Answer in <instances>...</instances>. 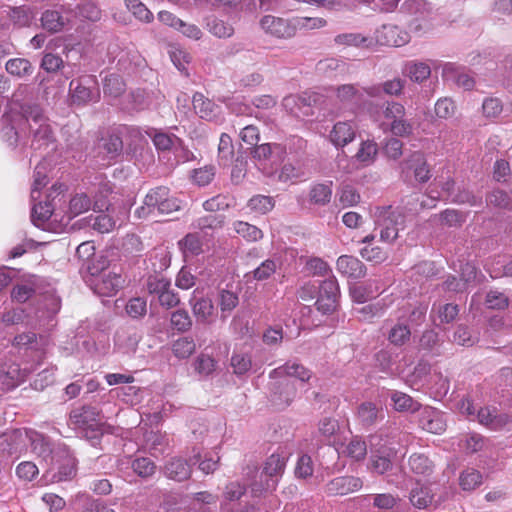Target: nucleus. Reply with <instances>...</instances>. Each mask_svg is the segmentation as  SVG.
Returning a JSON list of instances; mask_svg holds the SVG:
<instances>
[{
  "mask_svg": "<svg viewBox=\"0 0 512 512\" xmlns=\"http://www.w3.org/2000/svg\"><path fill=\"white\" fill-rule=\"evenodd\" d=\"M327 21L320 17H294L293 30L294 36L298 30H314L326 26Z\"/></svg>",
  "mask_w": 512,
  "mask_h": 512,
  "instance_id": "nucleus-55",
  "label": "nucleus"
},
{
  "mask_svg": "<svg viewBox=\"0 0 512 512\" xmlns=\"http://www.w3.org/2000/svg\"><path fill=\"white\" fill-rule=\"evenodd\" d=\"M122 134H127L133 139L126 148V154L135 160L153 161L154 155L148 143L143 139L140 130L132 126H121L117 133L110 134L104 139L103 149L109 158L113 159L123 152Z\"/></svg>",
  "mask_w": 512,
  "mask_h": 512,
  "instance_id": "nucleus-2",
  "label": "nucleus"
},
{
  "mask_svg": "<svg viewBox=\"0 0 512 512\" xmlns=\"http://www.w3.org/2000/svg\"><path fill=\"white\" fill-rule=\"evenodd\" d=\"M405 82L406 81L401 78H394L380 85L366 88L365 93L373 98L379 97L381 93H385L389 96H400L403 92Z\"/></svg>",
  "mask_w": 512,
  "mask_h": 512,
  "instance_id": "nucleus-29",
  "label": "nucleus"
},
{
  "mask_svg": "<svg viewBox=\"0 0 512 512\" xmlns=\"http://www.w3.org/2000/svg\"><path fill=\"white\" fill-rule=\"evenodd\" d=\"M103 91L104 94L117 98L125 91V83L119 75H108L104 80Z\"/></svg>",
  "mask_w": 512,
  "mask_h": 512,
  "instance_id": "nucleus-58",
  "label": "nucleus"
},
{
  "mask_svg": "<svg viewBox=\"0 0 512 512\" xmlns=\"http://www.w3.org/2000/svg\"><path fill=\"white\" fill-rule=\"evenodd\" d=\"M368 111L375 120L384 117L392 122L394 119L405 116V107L401 103L388 100L371 101L368 104Z\"/></svg>",
  "mask_w": 512,
  "mask_h": 512,
  "instance_id": "nucleus-14",
  "label": "nucleus"
},
{
  "mask_svg": "<svg viewBox=\"0 0 512 512\" xmlns=\"http://www.w3.org/2000/svg\"><path fill=\"white\" fill-rule=\"evenodd\" d=\"M93 210L99 211L101 214L94 218L91 227L101 234L111 232L116 226V220L111 213L110 207L106 206L105 203L95 201Z\"/></svg>",
  "mask_w": 512,
  "mask_h": 512,
  "instance_id": "nucleus-22",
  "label": "nucleus"
},
{
  "mask_svg": "<svg viewBox=\"0 0 512 512\" xmlns=\"http://www.w3.org/2000/svg\"><path fill=\"white\" fill-rule=\"evenodd\" d=\"M207 27L209 32L218 38H229L234 34L232 25L215 17L209 20Z\"/></svg>",
  "mask_w": 512,
  "mask_h": 512,
  "instance_id": "nucleus-64",
  "label": "nucleus"
},
{
  "mask_svg": "<svg viewBox=\"0 0 512 512\" xmlns=\"http://www.w3.org/2000/svg\"><path fill=\"white\" fill-rule=\"evenodd\" d=\"M337 270L350 278L360 279L366 275L365 265L356 257L342 255L337 259Z\"/></svg>",
  "mask_w": 512,
  "mask_h": 512,
  "instance_id": "nucleus-24",
  "label": "nucleus"
},
{
  "mask_svg": "<svg viewBox=\"0 0 512 512\" xmlns=\"http://www.w3.org/2000/svg\"><path fill=\"white\" fill-rule=\"evenodd\" d=\"M190 305L192 307L193 315L196 317L198 322L206 323L214 312V305L208 297H193L190 299Z\"/></svg>",
  "mask_w": 512,
  "mask_h": 512,
  "instance_id": "nucleus-37",
  "label": "nucleus"
},
{
  "mask_svg": "<svg viewBox=\"0 0 512 512\" xmlns=\"http://www.w3.org/2000/svg\"><path fill=\"white\" fill-rule=\"evenodd\" d=\"M140 340V335L135 330L120 329L116 332L115 344L125 353L134 352Z\"/></svg>",
  "mask_w": 512,
  "mask_h": 512,
  "instance_id": "nucleus-39",
  "label": "nucleus"
},
{
  "mask_svg": "<svg viewBox=\"0 0 512 512\" xmlns=\"http://www.w3.org/2000/svg\"><path fill=\"white\" fill-rule=\"evenodd\" d=\"M343 453L355 461L363 460L367 454V445L364 440L354 437L346 445Z\"/></svg>",
  "mask_w": 512,
  "mask_h": 512,
  "instance_id": "nucleus-59",
  "label": "nucleus"
},
{
  "mask_svg": "<svg viewBox=\"0 0 512 512\" xmlns=\"http://www.w3.org/2000/svg\"><path fill=\"white\" fill-rule=\"evenodd\" d=\"M233 226L235 232L247 241H257L263 237L262 231L248 222L236 221Z\"/></svg>",
  "mask_w": 512,
  "mask_h": 512,
  "instance_id": "nucleus-60",
  "label": "nucleus"
},
{
  "mask_svg": "<svg viewBox=\"0 0 512 512\" xmlns=\"http://www.w3.org/2000/svg\"><path fill=\"white\" fill-rule=\"evenodd\" d=\"M403 74L410 78L411 81L422 83L431 75V67L426 62L408 61L403 68Z\"/></svg>",
  "mask_w": 512,
  "mask_h": 512,
  "instance_id": "nucleus-36",
  "label": "nucleus"
},
{
  "mask_svg": "<svg viewBox=\"0 0 512 512\" xmlns=\"http://www.w3.org/2000/svg\"><path fill=\"white\" fill-rule=\"evenodd\" d=\"M377 41L382 45L400 47L409 41V35L398 26L385 24L376 32Z\"/></svg>",
  "mask_w": 512,
  "mask_h": 512,
  "instance_id": "nucleus-18",
  "label": "nucleus"
},
{
  "mask_svg": "<svg viewBox=\"0 0 512 512\" xmlns=\"http://www.w3.org/2000/svg\"><path fill=\"white\" fill-rule=\"evenodd\" d=\"M7 17L11 23L17 28L30 27L33 23L36 13L34 9L27 5L10 7Z\"/></svg>",
  "mask_w": 512,
  "mask_h": 512,
  "instance_id": "nucleus-28",
  "label": "nucleus"
},
{
  "mask_svg": "<svg viewBox=\"0 0 512 512\" xmlns=\"http://www.w3.org/2000/svg\"><path fill=\"white\" fill-rule=\"evenodd\" d=\"M482 483V475L479 471L468 468L461 472L459 485L464 491H472Z\"/></svg>",
  "mask_w": 512,
  "mask_h": 512,
  "instance_id": "nucleus-48",
  "label": "nucleus"
},
{
  "mask_svg": "<svg viewBox=\"0 0 512 512\" xmlns=\"http://www.w3.org/2000/svg\"><path fill=\"white\" fill-rule=\"evenodd\" d=\"M131 468L141 478H150L156 472V464L148 457H139L131 461Z\"/></svg>",
  "mask_w": 512,
  "mask_h": 512,
  "instance_id": "nucleus-46",
  "label": "nucleus"
},
{
  "mask_svg": "<svg viewBox=\"0 0 512 512\" xmlns=\"http://www.w3.org/2000/svg\"><path fill=\"white\" fill-rule=\"evenodd\" d=\"M476 418L481 425L491 430L509 429L512 424V417L506 413H498L496 409L481 407L478 409Z\"/></svg>",
  "mask_w": 512,
  "mask_h": 512,
  "instance_id": "nucleus-15",
  "label": "nucleus"
},
{
  "mask_svg": "<svg viewBox=\"0 0 512 512\" xmlns=\"http://www.w3.org/2000/svg\"><path fill=\"white\" fill-rule=\"evenodd\" d=\"M26 436L30 441L31 449L34 454L43 459H47L48 457L52 458V456H54L56 449H53L52 443L48 437L34 430L26 431Z\"/></svg>",
  "mask_w": 512,
  "mask_h": 512,
  "instance_id": "nucleus-27",
  "label": "nucleus"
},
{
  "mask_svg": "<svg viewBox=\"0 0 512 512\" xmlns=\"http://www.w3.org/2000/svg\"><path fill=\"white\" fill-rule=\"evenodd\" d=\"M41 27L49 33L61 32L67 23L63 15L53 9H47L41 14L40 18Z\"/></svg>",
  "mask_w": 512,
  "mask_h": 512,
  "instance_id": "nucleus-35",
  "label": "nucleus"
},
{
  "mask_svg": "<svg viewBox=\"0 0 512 512\" xmlns=\"http://www.w3.org/2000/svg\"><path fill=\"white\" fill-rule=\"evenodd\" d=\"M234 157V148L231 137L222 133L220 136L219 146H218V160L219 163L223 166H227L232 162Z\"/></svg>",
  "mask_w": 512,
  "mask_h": 512,
  "instance_id": "nucleus-47",
  "label": "nucleus"
},
{
  "mask_svg": "<svg viewBox=\"0 0 512 512\" xmlns=\"http://www.w3.org/2000/svg\"><path fill=\"white\" fill-rule=\"evenodd\" d=\"M408 163L409 168L414 169V177L416 181L425 183L431 178V172L428 168L423 153L419 151L412 153Z\"/></svg>",
  "mask_w": 512,
  "mask_h": 512,
  "instance_id": "nucleus-40",
  "label": "nucleus"
},
{
  "mask_svg": "<svg viewBox=\"0 0 512 512\" xmlns=\"http://www.w3.org/2000/svg\"><path fill=\"white\" fill-rule=\"evenodd\" d=\"M318 298L315 306L323 314H330L336 309L337 299L340 295L338 281L334 276L322 281L318 287Z\"/></svg>",
  "mask_w": 512,
  "mask_h": 512,
  "instance_id": "nucleus-9",
  "label": "nucleus"
},
{
  "mask_svg": "<svg viewBox=\"0 0 512 512\" xmlns=\"http://www.w3.org/2000/svg\"><path fill=\"white\" fill-rule=\"evenodd\" d=\"M334 42L338 46L360 48L369 47L372 39L361 33H342L335 36Z\"/></svg>",
  "mask_w": 512,
  "mask_h": 512,
  "instance_id": "nucleus-43",
  "label": "nucleus"
},
{
  "mask_svg": "<svg viewBox=\"0 0 512 512\" xmlns=\"http://www.w3.org/2000/svg\"><path fill=\"white\" fill-rule=\"evenodd\" d=\"M475 277L476 269L467 263L462 269V276L460 278L454 275L447 276L441 284V288L446 292L463 293L466 291L468 283L474 280Z\"/></svg>",
  "mask_w": 512,
  "mask_h": 512,
  "instance_id": "nucleus-19",
  "label": "nucleus"
},
{
  "mask_svg": "<svg viewBox=\"0 0 512 512\" xmlns=\"http://www.w3.org/2000/svg\"><path fill=\"white\" fill-rule=\"evenodd\" d=\"M110 261L104 254H95L91 259L81 264L80 270L91 276H99L109 267Z\"/></svg>",
  "mask_w": 512,
  "mask_h": 512,
  "instance_id": "nucleus-44",
  "label": "nucleus"
},
{
  "mask_svg": "<svg viewBox=\"0 0 512 512\" xmlns=\"http://www.w3.org/2000/svg\"><path fill=\"white\" fill-rule=\"evenodd\" d=\"M386 337L390 344L402 347L410 341L411 328L399 317L398 322L389 329Z\"/></svg>",
  "mask_w": 512,
  "mask_h": 512,
  "instance_id": "nucleus-34",
  "label": "nucleus"
},
{
  "mask_svg": "<svg viewBox=\"0 0 512 512\" xmlns=\"http://www.w3.org/2000/svg\"><path fill=\"white\" fill-rule=\"evenodd\" d=\"M21 114L15 111H9L1 117V139L10 147L28 145L27 129L30 125V119H39L40 112L38 106H23Z\"/></svg>",
  "mask_w": 512,
  "mask_h": 512,
  "instance_id": "nucleus-1",
  "label": "nucleus"
},
{
  "mask_svg": "<svg viewBox=\"0 0 512 512\" xmlns=\"http://www.w3.org/2000/svg\"><path fill=\"white\" fill-rule=\"evenodd\" d=\"M124 284L121 274L115 271H109L94 283V291L101 296L115 295Z\"/></svg>",
  "mask_w": 512,
  "mask_h": 512,
  "instance_id": "nucleus-20",
  "label": "nucleus"
},
{
  "mask_svg": "<svg viewBox=\"0 0 512 512\" xmlns=\"http://www.w3.org/2000/svg\"><path fill=\"white\" fill-rule=\"evenodd\" d=\"M200 454L197 453L186 461L180 457H174L168 460L164 465V475L174 481L182 482L190 478L192 465L199 461Z\"/></svg>",
  "mask_w": 512,
  "mask_h": 512,
  "instance_id": "nucleus-11",
  "label": "nucleus"
},
{
  "mask_svg": "<svg viewBox=\"0 0 512 512\" xmlns=\"http://www.w3.org/2000/svg\"><path fill=\"white\" fill-rule=\"evenodd\" d=\"M284 149L277 143H264L256 145L252 151V157L262 165L276 164L282 158Z\"/></svg>",
  "mask_w": 512,
  "mask_h": 512,
  "instance_id": "nucleus-21",
  "label": "nucleus"
},
{
  "mask_svg": "<svg viewBox=\"0 0 512 512\" xmlns=\"http://www.w3.org/2000/svg\"><path fill=\"white\" fill-rule=\"evenodd\" d=\"M92 206L90 197L85 193L76 194L69 202V218L88 211Z\"/></svg>",
  "mask_w": 512,
  "mask_h": 512,
  "instance_id": "nucleus-50",
  "label": "nucleus"
},
{
  "mask_svg": "<svg viewBox=\"0 0 512 512\" xmlns=\"http://www.w3.org/2000/svg\"><path fill=\"white\" fill-rule=\"evenodd\" d=\"M275 206V201L270 196L256 195L248 201V207L259 214L270 212Z\"/></svg>",
  "mask_w": 512,
  "mask_h": 512,
  "instance_id": "nucleus-62",
  "label": "nucleus"
},
{
  "mask_svg": "<svg viewBox=\"0 0 512 512\" xmlns=\"http://www.w3.org/2000/svg\"><path fill=\"white\" fill-rule=\"evenodd\" d=\"M26 377V369H21L17 363L11 362L0 365V385L4 391L16 388L25 381Z\"/></svg>",
  "mask_w": 512,
  "mask_h": 512,
  "instance_id": "nucleus-16",
  "label": "nucleus"
},
{
  "mask_svg": "<svg viewBox=\"0 0 512 512\" xmlns=\"http://www.w3.org/2000/svg\"><path fill=\"white\" fill-rule=\"evenodd\" d=\"M405 217L398 208L377 207L375 224L380 229V239L383 242L393 243L399 231L404 229Z\"/></svg>",
  "mask_w": 512,
  "mask_h": 512,
  "instance_id": "nucleus-5",
  "label": "nucleus"
},
{
  "mask_svg": "<svg viewBox=\"0 0 512 512\" xmlns=\"http://www.w3.org/2000/svg\"><path fill=\"white\" fill-rule=\"evenodd\" d=\"M362 93L353 84H344L336 89V97L344 105L357 106L362 101Z\"/></svg>",
  "mask_w": 512,
  "mask_h": 512,
  "instance_id": "nucleus-41",
  "label": "nucleus"
},
{
  "mask_svg": "<svg viewBox=\"0 0 512 512\" xmlns=\"http://www.w3.org/2000/svg\"><path fill=\"white\" fill-rule=\"evenodd\" d=\"M427 311V303H418L415 306L411 307V309L409 310L408 318L405 321L406 324H408L411 329L421 326L426 321Z\"/></svg>",
  "mask_w": 512,
  "mask_h": 512,
  "instance_id": "nucleus-61",
  "label": "nucleus"
},
{
  "mask_svg": "<svg viewBox=\"0 0 512 512\" xmlns=\"http://www.w3.org/2000/svg\"><path fill=\"white\" fill-rule=\"evenodd\" d=\"M384 418L382 408L372 402H363L357 408V420L364 428L376 425Z\"/></svg>",
  "mask_w": 512,
  "mask_h": 512,
  "instance_id": "nucleus-23",
  "label": "nucleus"
},
{
  "mask_svg": "<svg viewBox=\"0 0 512 512\" xmlns=\"http://www.w3.org/2000/svg\"><path fill=\"white\" fill-rule=\"evenodd\" d=\"M203 238L205 236L199 232L189 233L179 242V245L184 253L189 252L192 255H198L202 252Z\"/></svg>",
  "mask_w": 512,
  "mask_h": 512,
  "instance_id": "nucleus-49",
  "label": "nucleus"
},
{
  "mask_svg": "<svg viewBox=\"0 0 512 512\" xmlns=\"http://www.w3.org/2000/svg\"><path fill=\"white\" fill-rule=\"evenodd\" d=\"M286 460L285 453L279 450L266 459L263 470L259 475V481L251 483V491L254 496H260L263 492L276 488L279 478L284 473Z\"/></svg>",
  "mask_w": 512,
  "mask_h": 512,
  "instance_id": "nucleus-4",
  "label": "nucleus"
},
{
  "mask_svg": "<svg viewBox=\"0 0 512 512\" xmlns=\"http://www.w3.org/2000/svg\"><path fill=\"white\" fill-rule=\"evenodd\" d=\"M357 132V125L353 121H338L330 131L329 138L332 144L339 148L351 143Z\"/></svg>",
  "mask_w": 512,
  "mask_h": 512,
  "instance_id": "nucleus-17",
  "label": "nucleus"
},
{
  "mask_svg": "<svg viewBox=\"0 0 512 512\" xmlns=\"http://www.w3.org/2000/svg\"><path fill=\"white\" fill-rule=\"evenodd\" d=\"M196 344L191 337H181L172 345L173 354L180 359H186L195 352Z\"/></svg>",
  "mask_w": 512,
  "mask_h": 512,
  "instance_id": "nucleus-54",
  "label": "nucleus"
},
{
  "mask_svg": "<svg viewBox=\"0 0 512 512\" xmlns=\"http://www.w3.org/2000/svg\"><path fill=\"white\" fill-rule=\"evenodd\" d=\"M422 428L430 433L441 434L446 430L443 415L437 410L426 409L420 418Z\"/></svg>",
  "mask_w": 512,
  "mask_h": 512,
  "instance_id": "nucleus-32",
  "label": "nucleus"
},
{
  "mask_svg": "<svg viewBox=\"0 0 512 512\" xmlns=\"http://www.w3.org/2000/svg\"><path fill=\"white\" fill-rule=\"evenodd\" d=\"M271 379L295 377L302 382L308 381L311 377V372L303 365L296 362H287L284 365L275 368L269 374Z\"/></svg>",
  "mask_w": 512,
  "mask_h": 512,
  "instance_id": "nucleus-26",
  "label": "nucleus"
},
{
  "mask_svg": "<svg viewBox=\"0 0 512 512\" xmlns=\"http://www.w3.org/2000/svg\"><path fill=\"white\" fill-rule=\"evenodd\" d=\"M192 104L195 113L202 119L212 120L217 115L218 106L200 92L193 95Z\"/></svg>",
  "mask_w": 512,
  "mask_h": 512,
  "instance_id": "nucleus-31",
  "label": "nucleus"
},
{
  "mask_svg": "<svg viewBox=\"0 0 512 512\" xmlns=\"http://www.w3.org/2000/svg\"><path fill=\"white\" fill-rule=\"evenodd\" d=\"M363 486L361 478L351 475L339 476L330 480L325 486L329 496H345L360 490Z\"/></svg>",
  "mask_w": 512,
  "mask_h": 512,
  "instance_id": "nucleus-12",
  "label": "nucleus"
},
{
  "mask_svg": "<svg viewBox=\"0 0 512 512\" xmlns=\"http://www.w3.org/2000/svg\"><path fill=\"white\" fill-rule=\"evenodd\" d=\"M69 92L72 103L76 105L96 102L100 98V89L97 79L92 75L73 79L69 84Z\"/></svg>",
  "mask_w": 512,
  "mask_h": 512,
  "instance_id": "nucleus-7",
  "label": "nucleus"
},
{
  "mask_svg": "<svg viewBox=\"0 0 512 512\" xmlns=\"http://www.w3.org/2000/svg\"><path fill=\"white\" fill-rule=\"evenodd\" d=\"M277 267L275 259H266L251 272L252 278L257 281L268 280L276 272Z\"/></svg>",
  "mask_w": 512,
  "mask_h": 512,
  "instance_id": "nucleus-63",
  "label": "nucleus"
},
{
  "mask_svg": "<svg viewBox=\"0 0 512 512\" xmlns=\"http://www.w3.org/2000/svg\"><path fill=\"white\" fill-rule=\"evenodd\" d=\"M408 464L411 472L418 476L429 477L434 472V463L424 454H412Z\"/></svg>",
  "mask_w": 512,
  "mask_h": 512,
  "instance_id": "nucleus-38",
  "label": "nucleus"
},
{
  "mask_svg": "<svg viewBox=\"0 0 512 512\" xmlns=\"http://www.w3.org/2000/svg\"><path fill=\"white\" fill-rule=\"evenodd\" d=\"M332 198V181L313 184L308 193L309 203L318 207L326 206Z\"/></svg>",
  "mask_w": 512,
  "mask_h": 512,
  "instance_id": "nucleus-30",
  "label": "nucleus"
},
{
  "mask_svg": "<svg viewBox=\"0 0 512 512\" xmlns=\"http://www.w3.org/2000/svg\"><path fill=\"white\" fill-rule=\"evenodd\" d=\"M410 503L418 509H426L433 503V491L427 485L419 482L409 492Z\"/></svg>",
  "mask_w": 512,
  "mask_h": 512,
  "instance_id": "nucleus-33",
  "label": "nucleus"
},
{
  "mask_svg": "<svg viewBox=\"0 0 512 512\" xmlns=\"http://www.w3.org/2000/svg\"><path fill=\"white\" fill-rule=\"evenodd\" d=\"M69 425L78 430L86 439L93 444L99 442L103 435L100 412L97 408L84 405L71 410Z\"/></svg>",
  "mask_w": 512,
  "mask_h": 512,
  "instance_id": "nucleus-3",
  "label": "nucleus"
},
{
  "mask_svg": "<svg viewBox=\"0 0 512 512\" xmlns=\"http://www.w3.org/2000/svg\"><path fill=\"white\" fill-rule=\"evenodd\" d=\"M148 135L152 139L158 153L163 157H165L166 153H173L175 147L180 144V138L172 133L153 129Z\"/></svg>",
  "mask_w": 512,
  "mask_h": 512,
  "instance_id": "nucleus-25",
  "label": "nucleus"
},
{
  "mask_svg": "<svg viewBox=\"0 0 512 512\" xmlns=\"http://www.w3.org/2000/svg\"><path fill=\"white\" fill-rule=\"evenodd\" d=\"M170 322L172 328L181 333L189 331L192 327V318L185 309L172 312Z\"/></svg>",
  "mask_w": 512,
  "mask_h": 512,
  "instance_id": "nucleus-56",
  "label": "nucleus"
},
{
  "mask_svg": "<svg viewBox=\"0 0 512 512\" xmlns=\"http://www.w3.org/2000/svg\"><path fill=\"white\" fill-rule=\"evenodd\" d=\"M39 119H30V125L27 129L28 139L31 138L30 147L34 150L47 147L55 141V135L48 119L44 115L41 106H38Z\"/></svg>",
  "mask_w": 512,
  "mask_h": 512,
  "instance_id": "nucleus-8",
  "label": "nucleus"
},
{
  "mask_svg": "<svg viewBox=\"0 0 512 512\" xmlns=\"http://www.w3.org/2000/svg\"><path fill=\"white\" fill-rule=\"evenodd\" d=\"M7 73L18 78H24L32 75L34 67L26 58H12L5 64Z\"/></svg>",
  "mask_w": 512,
  "mask_h": 512,
  "instance_id": "nucleus-42",
  "label": "nucleus"
},
{
  "mask_svg": "<svg viewBox=\"0 0 512 512\" xmlns=\"http://www.w3.org/2000/svg\"><path fill=\"white\" fill-rule=\"evenodd\" d=\"M77 459L66 445H59L52 456L51 482L72 480L77 474Z\"/></svg>",
  "mask_w": 512,
  "mask_h": 512,
  "instance_id": "nucleus-6",
  "label": "nucleus"
},
{
  "mask_svg": "<svg viewBox=\"0 0 512 512\" xmlns=\"http://www.w3.org/2000/svg\"><path fill=\"white\" fill-rule=\"evenodd\" d=\"M391 400L397 411L415 412L418 411L421 406L420 403L415 401L411 396L399 391L392 392Z\"/></svg>",
  "mask_w": 512,
  "mask_h": 512,
  "instance_id": "nucleus-45",
  "label": "nucleus"
},
{
  "mask_svg": "<svg viewBox=\"0 0 512 512\" xmlns=\"http://www.w3.org/2000/svg\"><path fill=\"white\" fill-rule=\"evenodd\" d=\"M261 29L267 35L277 39H290L294 37L293 18L284 19L274 15H265L260 21Z\"/></svg>",
  "mask_w": 512,
  "mask_h": 512,
  "instance_id": "nucleus-10",
  "label": "nucleus"
},
{
  "mask_svg": "<svg viewBox=\"0 0 512 512\" xmlns=\"http://www.w3.org/2000/svg\"><path fill=\"white\" fill-rule=\"evenodd\" d=\"M271 384V401L278 407L289 406L296 397L297 389L289 378H278Z\"/></svg>",
  "mask_w": 512,
  "mask_h": 512,
  "instance_id": "nucleus-13",
  "label": "nucleus"
},
{
  "mask_svg": "<svg viewBox=\"0 0 512 512\" xmlns=\"http://www.w3.org/2000/svg\"><path fill=\"white\" fill-rule=\"evenodd\" d=\"M223 225V217L219 215H206L203 217H200L196 221V227L200 230L199 233H201L203 236H209V231H214L216 229L221 228Z\"/></svg>",
  "mask_w": 512,
  "mask_h": 512,
  "instance_id": "nucleus-51",
  "label": "nucleus"
},
{
  "mask_svg": "<svg viewBox=\"0 0 512 512\" xmlns=\"http://www.w3.org/2000/svg\"><path fill=\"white\" fill-rule=\"evenodd\" d=\"M193 366L199 376L207 377L215 371L217 362L211 356L202 353L195 359Z\"/></svg>",
  "mask_w": 512,
  "mask_h": 512,
  "instance_id": "nucleus-57",
  "label": "nucleus"
},
{
  "mask_svg": "<svg viewBox=\"0 0 512 512\" xmlns=\"http://www.w3.org/2000/svg\"><path fill=\"white\" fill-rule=\"evenodd\" d=\"M444 74L453 78L455 83L465 90L473 89L475 85L474 78L468 73L459 72L453 64H447L444 68Z\"/></svg>",
  "mask_w": 512,
  "mask_h": 512,
  "instance_id": "nucleus-52",
  "label": "nucleus"
},
{
  "mask_svg": "<svg viewBox=\"0 0 512 512\" xmlns=\"http://www.w3.org/2000/svg\"><path fill=\"white\" fill-rule=\"evenodd\" d=\"M378 153L377 144L373 140L363 141L355 154L357 161L369 165L376 159Z\"/></svg>",
  "mask_w": 512,
  "mask_h": 512,
  "instance_id": "nucleus-53",
  "label": "nucleus"
}]
</instances>
